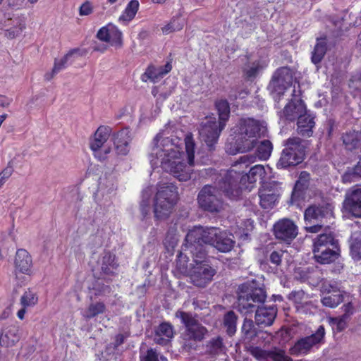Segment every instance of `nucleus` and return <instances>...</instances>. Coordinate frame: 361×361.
<instances>
[{"label": "nucleus", "mask_w": 361, "mask_h": 361, "mask_svg": "<svg viewBox=\"0 0 361 361\" xmlns=\"http://www.w3.org/2000/svg\"><path fill=\"white\" fill-rule=\"evenodd\" d=\"M195 142L191 135L184 140L157 135L149 155L153 168L161 167L180 181L190 179L195 161Z\"/></svg>", "instance_id": "f257e3e1"}, {"label": "nucleus", "mask_w": 361, "mask_h": 361, "mask_svg": "<svg viewBox=\"0 0 361 361\" xmlns=\"http://www.w3.org/2000/svg\"><path fill=\"white\" fill-rule=\"evenodd\" d=\"M255 161V155H244L225 173L226 182H228V185H231V191L228 188H225L224 189L228 195L237 197L240 195V191L243 190L250 191L258 180L262 181L263 185L267 184L265 181L267 179V176L271 173V168L269 166L265 167L262 164H257L244 175L238 171L242 164L247 166L248 164L254 163Z\"/></svg>", "instance_id": "f03ea898"}, {"label": "nucleus", "mask_w": 361, "mask_h": 361, "mask_svg": "<svg viewBox=\"0 0 361 361\" xmlns=\"http://www.w3.org/2000/svg\"><path fill=\"white\" fill-rule=\"evenodd\" d=\"M235 134V143L226 145V152L235 154L238 152L243 153L251 150L256 145L257 141L265 132V127L258 121L253 118H242L232 129Z\"/></svg>", "instance_id": "7ed1b4c3"}, {"label": "nucleus", "mask_w": 361, "mask_h": 361, "mask_svg": "<svg viewBox=\"0 0 361 361\" xmlns=\"http://www.w3.org/2000/svg\"><path fill=\"white\" fill-rule=\"evenodd\" d=\"M216 107L219 116V125H217L214 117L207 118L206 121L202 123L200 130V140L205 143L209 149H212L216 143L219 133L225 127L230 114V107L226 100L222 99L216 102Z\"/></svg>", "instance_id": "20e7f679"}, {"label": "nucleus", "mask_w": 361, "mask_h": 361, "mask_svg": "<svg viewBox=\"0 0 361 361\" xmlns=\"http://www.w3.org/2000/svg\"><path fill=\"white\" fill-rule=\"evenodd\" d=\"M178 200V190L173 183L165 181L159 182L154 200V217L157 220L168 218L173 212Z\"/></svg>", "instance_id": "39448f33"}, {"label": "nucleus", "mask_w": 361, "mask_h": 361, "mask_svg": "<svg viewBox=\"0 0 361 361\" xmlns=\"http://www.w3.org/2000/svg\"><path fill=\"white\" fill-rule=\"evenodd\" d=\"M226 188H228L231 190V185H228V182H226L225 176L223 178L222 182L219 183V188L205 185L199 192L197 197V201L200 207L204 210L209 212H219L224 208V203L222 200L221 192L220 190L228 196L225 192ZM229 197L233 198L228 195Z\"/></svg>", "instance_id": "423d86ee"}, {"label": "nucleus", "mask_w": 361, "mask_h": 361, "mask_svg": "<svg viewBox=\"0 0 361 361\" xmlns=\"http://www.w3.org/2000/svg\"><path fill=\"white\" fill-rule=\"evenodd\" d=\"M220 232L221 230L215 227H195L186 235L185 250L188 249L192 255L199 254L200 250L206 252L202 244L214 246Z\"/></svg>", "instance_id": "0eeeda50"}, {"label": "nucleus", "mask_w": 361, "mask_h": 361, "mask_svg": "<svg viewBox=\"0 0 361 361\" xmlns=\"http://www.w3.org/2000/svg\"><path fill=\"white\" fill-rule=\"evenodd\" d=\"M194 264L190 271L191 282L196 286L204 287L212 280L216 271L207 263V254L202 250L199 254L192 255Z\"/></svg>", "instance_id": "6e6552de"}, {"label": "nucleus", "mask_w": 361, "mask_h": 361, "mask_svg": "<svg viewBox=\"0 0 361 361\" xmlns=\"http://www.w3.org/2000/svg\"><path fill=\"white\" fill-rule=\"evenodd\" d=\"M304 156V146L301 145V140L298 137L290 138L276 166L279 169H283L297 165L302 161Z\"/></svg>", "instance_id": "1a4fd4ad"}, {"label": "nucleus", "mask_w": 361, "mask_h": 361, "mask_svg": "<svg viewBox=\"0 0 361 361\" xmlns=\"http://www.w3.org/2000/svg\"><path fill=\"white\" fill-rule=\"evenodd\" d=\"M266 298L264 291L262 288H253L250 285L243 284L239 287L238 298V309L243 314L252 311L254 302H264Z\"/></svg>", "instance_id": "9d476101"}, {"label": "nucleus", "mask_w": 361, "mask_h": 361, "mask_svg": "<svg viewBox=\"0 0 361 361\" xmlns=\"http://www.w3.org/2000/svg\"><path fill=\"white\" fill-rule=\"evenodd\" d=\"M290 106L286 108V115L290 121H294L298 118L297 131L298 134L303 137H311L315 126L314 117L307 113L305 105L299 104L295 107L297 109V111L294 114L290 112Z\"/></svg>", "instance_id": "9b49d317"}, {"label": "nucleus", "mask_w": 361, "mask_h": 361, "mask_svg": "<svg viewBox=\"0 0 361 361\" xmlns=\"http://www.w3.org/2000/svg\"><path fill=\"white\" fill-rule=\"evenodd\" d=\"M32 258L25 249L17 250L13 259V275L15 279L20 283L24 282L25 276H31L32 271Z\"/></svg>", "instance_id": "f8f14e48"}, {"label": "nucleus", "mask_w": 361, "mask_h": 361, "mask_svg": "<svg viewBox=\"0 0 361 361\" xmlns=\"http://www.w3.org/2000/svg\"><path fill=\"white\" fill-rule=\"evenodd\" d=\"M332 208L330 205L316 207L310 206L305 212V230L310 233H317L321 230L322 226L316 224L323 218L331 215Z\"/></svg>", "instance_id": "ddd939ff"}, {"label": "nucleus", "mask_w": 361, "mask_h": 361, "mask_svg": "<svg viewBox=\"0 0 361 361\" xmlns=\"http://www.w3.org/2000/svg\"><path fill=\"white\" fill-rule=\"evenodd\" d=\"M324 335V327L319 326L314 334L298 340L290 349V354L293 355L307 354L312 348L317 347L323 343Z\"/></svg>", "instance_id": "4468645a"}, {"label": "nucleus", "mask_w": 361, "mask_h": 361, "mask_svg": "<svg viewBox=\"0 0 361 361\" xmlns=\"http://www.w3.org/2000/svg\"><path fill=\"white\" fill-rule=\"evenodd\" d=\"M293 82V73L290 68L282 67L279 68L273 75L272 80L269 85V88L273 97L284 94V92L290 87Z\"/></svg>", "instance_id": "2eb2a0df"}, {"label": "nucleus", "mask_w": 361, "mask_h": 361, "mask_svg": "<svg viewBox=\"0 0 361 361\" xmlns=\"http://www.w3.org/2000/svg\"><path fill=\"white\" fill-rule=\"evenodd\" d=\"M176 317L180 318L186 328V336L189 339L200 341L207 332L206 329L201 326L191 314L178 311Z\"/></svg>", "instance_id": "dca6fc26"}, {"label": "nucleus", "mask_w": 361, "mask_h": 361, "mask_svg": "<svg viewBox=\"0 0 361 361\" xmlns=\"http://www.w3.org/2000/svg\"><path fill=\"white\" fill-rule=\"evenodd\" d=\"M250 352L259 361H293L285 351L278 348L265 350L259 347H250Z\"/></svg>", "instance_id": "f3484780"}, {"label": "nucleus", "mask_w": 361, "mask_h": 361, "mask_svg": "<svg viewBox=\"0 0 361 361\" xmlns=\"http://www.w3.org/2000/svg\"><path fill=\"white\" fill-rule=\"evenodd\" d=\"M343 209L351 215L361 218V188L353 187L346 192Z\"/></svg>", "instance_id": "a211bd4d"}, {"label": "nucleus", "mask_w": 361, "mask_h": 361, "mask_svg": "<svg viewBox=\"0 0 361 361\" xmlns=\"http://www.w3.org/2000/svg\"><path fill=\"white\" fill-rule=\"evenodd\" d=\"M97 37L99 40L107 42L116 48L121 47L123 44L122 32L112 23L101 27L97 32Z\"/></svg>", "instance_id": "6ab92c4d"}, {"label": "nucleus", "mask_w": 361, "mask_h": 361, "mask_svg": "<svg viewBox=\"0 0 361 361\" xmlns=\"http://www.w3.org/2000/svg\"><path fill=\"white\" fill-rule=\"evenodd\" d=\"M274 233L276 238L289 242L298 235V227L290 219L279 220L274 226Z\"/></svg>", "instance_id": "aec40b11"}, {"label": "nucleus", "mask_w": 361, "mask_h": 361, "mask_svg": "<svg viewBox=\"0 0 361 361\" xmlns=\"http://www.w3.org/2000/svg\"><path fill=\"white\" fill-rule=\"evenodd\" d=\"M322 289L326 293L322 299V302L324 306L333 308L342 302L343 295L336 282L324 283Z\"/></svg>", "instance_id": "412c9836"}, {"label": "nucleus", "mask_w": 361, "mask_h": 361, "mask_svg": "<svg viewBox=\"0 0 361 361\" xmlns=\"http://www.w3.org/2000/svg\"><path fill=\"white\" fill-rule=\"evenodd\" d=\"M269 185V183L262 185L259 192V203L264 209L272 208L279 197L278 190Z\"/></svg>", "instance_id": "4be33fe9"}, {"label": "nucleus", "mask_w": 361, "mask_h": 361, "mask_svg": "<svg viewBox=\"0 0 361 361\" xmlns=\"http://www.w3.org/2000/svg\"><path fill=\"white\" fill-rule=\"evenodd\" d=\"M329 248H337V240L331 231L320 234L314 239L313 253L326 250Z\"/></svg>", "instance_id": "5701e85b"}, {"label": "nucleus", "mask_w": 361, "mask_h": 361, "mask_svg": "<svg viewBox=\"0 0 361 361\" xmlns=\"http://www.w3.org/2000/svg\"><path fill=\"white\" fill-rule=\"evenodd\" d=\"M130 140V133L128 129H123L114 135L113 144L118 154L126 155L128 153Z\"/></svg>", "instance_id": "b1692460"}, {"label": "nucleus", "mask_w": 361, "mask_h": 361, "mask_svg": "<svg viewBox=\"0 0 361 361\" xmlns=\"http://www.w3.org/2000/svg\"><path fill=\"white\" fill-rule=\"evenodd\" d=\"M171 65L170 63H167L164 67H155L150 66L147 68L144 74L142 75L141 79L143 82L150 80L152 82H157L164 75L168 73L171 70Z\"/></svg>", "instance_id": "393cba45"}, {"label": "nucleus", "mask_w": 361, "mask_h": 361, "mask_svg": "<svg viewBox=\"0 0 361 361\" xmlns=\"http://www.w3.org/2000/svg\"><path fill=\"white\" fill-rule=\"evenodd\" d=\"M276 308L274 306H262L257 309L255 314V322L258 325H271L276 316Z\"/></svg>", "instance_id": "a878e982"}, {"label": "nucleus", "mask_w": 361, "mask_h": 361, "mask_svg": "<svg viewBox=\"0 0 361 361\" xmlns=\"http://www.w3.org/2000/svg\"><path fill=\"white\" fill-rule=\"evenodd\" d=\"M290 298L296 305L298 311L306 314L313 313L312 309H315L311 301L308 300L307 295L302 290L293 292L290 294Z\"/></svg>", "instance_id": "bb28decb"}, {"label": "nucleus", "mask_w": 361, "mask_h": 361, "mask_svg": "<svg viewBox=\"0 0 361 361\" xmlns=\"http://www.w3.org/2000/svg\"><path fill=\"white\" fill-rule=\"evenodd\" d=\"M110 128L106 126L99 127L90 141V149H97L106 143H113V140L110 138Z\"/></svg>", "instance_id": "cd10ccee"}, {"label": "nucleus", "mask_w": 361, "mask_h": 361, "mask_svg": "<svg viewBox=\"0 0 361 361\" xmlns=\"http://www.w3.org/2000/svg\"><path fill=\"white\" fill-rule=\"evenodd\" d=\"M310 174L306 171H302L296 182L291 196V203L299 205V200L303 194L304 190L307 187Z\"/></svg>", "instance_id": "c85d7f7f"}, {"label": "nucleus", "mask_w": 361, "mask_h": 361, "mask_svg": "<svg viewBox=\"0 0 361 361\" xmlns=\"http://www.w3.org/2000/svg\"><path fill=\"white\" fill-rule=\"evenodd\" d=\"M350 248L352 257L355 260L361 259V227L355 228L350 239Z\"/></svg>", "instance_id": "c756f323"}, {"label": "nucleus", "mask_w": 361, "mask_h": 361, "mask_svg": "<svg viewBox=\"0 0 361 361\" xmlns=\"http://www.w3.org/2000/svg\"><path fill=\"white\" fill-rule=\"evenodd\" d=\"M139 8V2L137 0L130 1L125 10L119 16L118 20L122 25H127L135 16Z\"/></svg>", "instance_id": "7c9ffc66"}, {"label": "nucleus", "mask_w": 361, "mask_h": 361, "mask_svg": "<svg viewBox=\"0 0 361 361\" xmlns=\"http://www.w3.org/2000/svg\"><path fill=\"white\" fill-rule=\"evenodd\" d=\"M173 336V327L168 323H163L159 325L156 331L154 341L159 344H165Z\"/></svg>", "instance_id": "2f4dec72"}, {"label": "nucleus", "mask_w": 361, "mask_h": 361, "mask_svg": "<svg viewBox=\"0 0 361 361\" xmlns=\"http://www.w3.org/2000/svg\"><path fill=\"white\" fill-rule=\"evenodd\" d=\"M98 263L101 270L106 274H114L117 268L115 257L109 252L104 253Z\"/></svg>", "instance_id": "473e14b6"}, {"label": "nucleus", "mask_w": 361, "mask_h": 361, "mask_svg": "<svg viewBox=\"0 0 361 361\" xmlns=\"http://www.w3.org/2000/svg\"><path fill=\"white\" fill-rule=\"evenodd\" d=\"M253 227V221L251 219H245L240 224L238 223L236 226L233 228V231L240 240H246Z\"/></svg>", "instance_id": "72a5a7b5"}, {"label": "nucleus", "mask_w": 361, "mask_h": 361, "mask_svg": "<svg viewBox=\"0 0 361 361\" xmlns=\"http://www.w3.org/2000/svg\"><path fill=\"white\" fill-rule=\"evenodd\" d=\"M79 52L78 49H73L69 51L66 55H65L63 58L56 60L54 63V66L52 70L51 74L47 73L45 75V78L47 80H50L54 74L58 73L59 71L65 68L71 61V58H73L76 54Z\"/></svg>", "instance_id": "f704fd0d"}, {"label": "nucleus", "mask_w": 361, "mask_h": 361, "mask_svg": "<svg viewBox=\"0 0 361 361\" xmlns=\"http://www.w3.org/2000/svg\"><path fill=\"white\" fill-rule=\"evenodd\" d=\"M106 306L104 302H92L85 309L81 312L82 316L86 319H90L105 312Z\"/></svg>", "instance_id": "c9c22d12"}, {"label": "nucleus", "mask_w": 361, "mask_h": 361, "mask_svg": "<svg viewBox=\"0 0 361 361\" xmlns=\"http://www.w3.org/2000/svg\"><path fill=\"white\" fill-rule=\"evenodd\" d=\"M235 241L228 236L227 233L221 231L214 247L220 252H228L232 250Z\"/></svg>", "instance_id": "e433bc0d"}, {"label": "nucleus", "mask_w": 361, "mask_h": 361, "mask_svg": "<svg viewBox=\"0 0 361 361\" xmlns=\"http://www.w3.org/2000/svg\"><path fill=\"white\" fill-rule=\"evenodd\" d=\"M336 249V248H329L326 250L313 253L314 257L315 260L320 264H330L338 257V253Z\"/></svg>", "instance_id": "4c0bfd02"}, {"label": "nucleus", "mask_w": 361, "mask_h": 361, "mask_svg": "<svg viewBox=\"0 0 361 361\" xmlns=\"http://www.w3.org/2000/svg\"><path fill=\"white\" fill-rule=\"evenodd\" d=\"M184 25V18L180 16H175L167 25L161 27V31L164 35H169L171 32L182 30Z\"/></svg>", "instance_id": "58836bf2"}, {"label": "nucleus", "mask_w": 361, "mask_h": 361, "mask_svg": "<svg viewBox=\"0 0 361 361\" xmlns=\"http://www.w3.org/2000/svg\"><path fill=\"white\" fill-rule=\"evenodd\" d=\"M343 141L349 149L361 147V132L353 131L346 133L343 136Z\"/></svg>", "instance_id": "ea45409f"}, {"label": "nucleus", "mask_w": 361, "mask_h": 361, "mask_svg": "<svg viewBox=\"0 0 361 361\" xmlns=\"http://www.w3.org/2000/svg\"><path fill=\"white\" fill-rule=\"evenodd\" d=\"M37 302L38 296L37 293L30 288L23 293L20 299V305L27 308L33 307Z\"/></svg>", "instance_id": "a19ab883"}, {"label": "nucleus", "mask_w": 361, "mask_h": 361, "mask_svg": "<svg viewBox=\"0 0 361 361\" xmlns=\"http://www.w3.org/2000/svg\"><path fill=\"white\" fill-rule=\"evenodd\" d=\"M18 341L19 336L15 329L8 330L0 336V345L6 348L13 346Z\"/></svg>", "instance_id": "79ce46f5"}, {"label": "nucleus", "mask_w": 361, "mask_h": 361, "mask_svg": "<svg viewBox=\"0 0 361 361\" xmlns=\"http://www.w3.org/2000/svg\"><path fill=\"white\" fill-rule=\"evenodd\" d=\"M326 51V42L325 39H318L314 47L312 56V61L314 64L319 63L323 59Z\"/></svg>", "instance_id": "37998d69"}, {"label": "nucleus", "mask_w": 361, "mask_h": 361, "mask_svg": "<svg viewBox=\"0 0 361 361\" xmlns=\"http://www.w3.org/2000/svg\"><path fill=\"white\" fill-rule=\"evenodd\" d=\"M273 149L272 144L269 140H264L260 142L257 148V154L259 160H267L271 156Z\"/></svg>", "instance_id": "c03bdc74"}, {"label": "nucleus", "mask_w": 361, "mask_h": 361, "mask_svg": "<svg viewBox=\"0 0 361 361\" xmlns=\"http://www.w3.org/2000/svg\"><path fill=\"white\" fill-rule=\"evenodd\" d=\"M14 21L18 24V27H13L6 30L5 35L7 38L13 39L19 36L25 27V20L20 18H15Z\"/></svg>", "instance_id": "a18cd8bd"}, {"label": "nucleus", "mask_w": 361, "mask_h": 361, "mask_svg": "<svg viewBox=\"0 0 361 361\" xmlns=\"http://www.w3.org/2000/svg\"><path fill=\"white\" fill-rule=\"evenodd\" d=\"M236 319L233 312H228L224 317V324L230 336H232L236 331Z\"/></svg>", "instance_id": "49530a36"}, {"label": "nucleus", "mask_w": 361, "mask_h": 361, "mask_svg": "<svg viewBox=\"0 0 361 361\" xmlns=\"http://www.w3.org/2000/svg\"><path fill=\"white\" fill-rule=\"evenodd\" d=\"M113 143H106L105 145H101L97 149H93V154L96 159L99 161L106 159L108 154L111 152Z\"/></svg>", "instance_id": "de8ad7c7"}, {"label": "nucleus", "mask_w": 361, "mask_h": 361, "mask_svg": "<svg viewBox=\"0 0 361 361\" xmlns=\"http://www.w3.org/2000/svg\"><path fill=\"white\" fill-rule=\"evenodd\" d=\"M152 188H147L142 191V201L140 203L141 211L143 215H147L150 212L149 197L152 194Z\"/></svg>", "instance_id": "09e8293b"}, {"label": "nucleus", "mask_w": 361, "mask_h": 361, "mask_svg": "<svg viewBox=\"0 0 361 361\" xmlns=\"http://www.w3.org/2000/svg\"><path fill=\"white\" fill-rule=\"evenodd\" d=\"M295 92H296L295 87L294 86V89L293 90V93H292L293 97H292L290 102L286 105V106L284 107L283 111V116L286 119L289 120V121H290V119L288 118V116L286 115V108L288 106H291L290 112H293L294 114L297 111V109L295 108L296 106H298L299 104H300L302 105H305L302 100L300 98V95L296 94Z\"/></svg>", "instance_id": "8fccbe9b"}, {"label": "nucleus", "mask_w": 361, "mask_h": 361, "mask_svg": "<svg viewBox=\"0 0 361 361\" xmlns=\"http://www.w3.org/2000/svg\"><path fill=\"white\" fill-rule=\"evenodd\" d=\"M210 353L217 355L224 352L225 347L222 343V339L219 337L212 339L207 345Z\"/></svg>", "instance_id": "3c124183"}, {"label": "nucleus", "mask_w": 361, "mask_h": 361, "mask_svg": "<svg viewBox=\"0 0 361 361\" xmlns=\"http://www.w3.org/2000/svg\"><path fill=\"white\" fill-rule=\"evenodd\" d=\"M242 331L244 334L245 338L248 340H251L252 337L256 335L252 320L245 319L242 326Z\"/></svg>", "instance_id": "603ef678"}, {"label": "nucleus", "mask_w": 361, "mask_h": 361, "mask_svg": "<svg viewBox=\"0 0 361 361\" xmlns=\"http://www.w3.org/2000/svg\"><path fill=\"white\" fill-rule=\"evenodd\" d=\"M347 320L346 317L343 316L329 319L330 324L333 327H336L338 331H343L346 327Z\"/></svg>", "instance_id": "864d4df0"}, {"label": "nucleus", "mask_w": 361, "mask_h": 361, "mask_svg": "<svg viewBox=\"0 0 361 361\" xmlns=\"http://www.w3.org/2000/svg\"><path fill=\"white\" fill-rule=\"evenodd\" d=\"M267 66L266 62H263L262 63H254L252 66L246 68L245 70V74L247 78H252L255 77L257 73L259 71V69H262L264 68Z\"/></svg>", "instance_id": "5fc2aeb1"}, {"label": "nucleus", "mask_w": 361, "mask_h": 361, "mask_svg": "<svg viewBox=\"0 0 361 361\" xmlns=\"http://www.w3.org/2000/svg\"><path fill=\"white\" fill-rule=\"evenodd\" d=\"M178 241V238L176 234H171V233H168L164 240V245L169 250H173L177 245Z\"/></svg>", "instance_id": "6e6d98bb"}, {"label": "nucleus", "mask_w": 361, "mask_h": 361, "mask_svg": "<svg viewBox=\"0 0 361 361\" xmlns=\"http://www.w3.org/2000/svg\"><path fill=\"white\" fill-rule=\"evenodd\" d=\"M276 337L279 338V343L285 345L291 339L290 334L287 330L281 329L276 333Z\"/></svg>", "instance_id": "4d7b16f0"}, {"label": "nucleus", "mask_w": 361, "mask_h": 361, "mask_svg": "<svg viewBox=\"0 0 361 361\" xmlns=\"http://www.w3.org/2000/svg\"><path fill=\"white\" fill-rule=\"evenodd\" d=\"M93 11L92 4L88 1L84 2L79 8L80 16H88L90 15Z\"/></svg>", "instance_id": "13d9d810"}, {"label": "nucleus", "mask_w": 361, "mask_h": 361, "mask_svg": "<svg viewBox=\"0 0 361 361\" xmlns=\"http://www.w3.org/2000/svg\"><path fill=\"white\" fill-rule=\"evenodd\" d=\"M342 179L343 183H350L356 181L358 179V178L357 175L355 174V171H353L352 169H349L345 172L342 177Z\"/></svg>", "instance_id": "bf43d9fd"}, {"label": "nucleus", "mask_w": 361, "mask_h": 361, "mask_svg": "<svg viewBox=\"0 0 361 361\" xmlns=\"http://www.w3.org/2000/svg\"><path fill=\"white\" fill-rule=\"evenodd\" d=\"M282 255L281 252H273L269 257L270 262L276 266L279 265L281 262Z\"/></svg>", "instance_id": "052dcab7"}, {"label": "nucleus", "mask_w": 361, "mask_h": 361, "mask_svg": "<svg viewBox=\"0 0 361 361\" xmlns=\"http://www.w3.org/2000/svg\"><path fill=\"white\" fill-rule=\"evenodd\" d=\"M13 167L11 162H9L7 166L0 173V176L3 179L6 180L13 173Z\"/></svg>", "instance_id": "680f3d73"}, {"label": "nucleus", "mask_w": 361, "mask_h": 361, "mask_svg": "<svg viewBox=\"0 0 361 361\" xmlns=\"http://www.w3.org/2000/svg\"><path fill=\"white\" fill-rule=\"evenodd\" d=\"M142 361H158L157 354L152 349H149L147 350V355Z\"/></svg>", "instance_id": "e2e57ef3"}, {"label": "nucleus", "mask_w": 361, "mask_h": 361, "mask_svg": "<svg viewBox=\"0 0 361 361\" xmlns=\"http://www.w3.org/2000/svg\"><path fill=\"white\" fill-rule=\"evenodd\" d=\"M344 314L342 315L343 317H346L348 319L353 312V307L351 303H348L345 305L343 307Z\"/></svg>", "instance_id": "0e129e2a"}, {"label": "nucleus", "mask_w": 361, "mask_h": 361, "mask_svg": "<svg viewBox=\"0 0 361 361\" xmlns=\"http://www.w3.org/2000/svg\"><path fill=\"white\" fill-rule=\"evenodd\" d=\"M11 103V99L5 96L0 95V106L5 108L7 107Z\"/></svg>", "instance_id": "69168bd1"}, {"label": "nucleus", "mask_w": 361, "mask_h": 361, "mask_svg": "<svg viewBox=\"0 0 361 361\" xmlns=\"http://www.w3.org/2000/svg\"><path fill=\"white\" fill-rule=\"evenodd\" d=\"M355 171V174L357 175V178H361V158L357 162V165L352 169Z\"/></svg>", "instance_id": "338daca9"}, {"label": "nucleus", "mask_w": 361, "mask_h": 361, "mask_svg": "<svg viewBox=\"0 0 361 361\" xmlns=\"http://www.w3.org/2000/svg\"><path fill=\"white\" fill-rule=\"evenodd\" d=\"M14 18H8L7 19L4 24V27H9L11 26L13 27L17 28L18 24L14 21Z\"/></svg>", "instance_id": "774afa93"}]
</instances>
